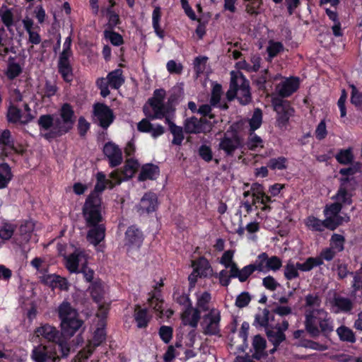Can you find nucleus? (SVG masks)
Returning a JSON list of instances; mask_svg holds the SVG:
<instances>
[{
  "instance_id": "obj_48",
  "label": "nucleus",
  "mask_w": 362,
  "mask_h": 362,
  "mask_svg": "<svg viewBox=\"0 0 362 362\" xmlns=\"http://www.w3.org/2000/svg\"><path fill=\"white\" fill-rule=\"evenodd\" d=\"M0 17L8 30H11V27L13 24V15L11 11L6 7H2L0 9Z\"/></svg>"
},
{
  "instance_id": "obj_34",
  "label": "nucleus",
  "mask_w": 362,
  "mask_h": 362,
  "mask_svg": "<svg viewBox=\"0 0 362 362\" xmlns=\"http://www.w3.org/2000/svg\"><path fill=\"white\" fill-rule=\"evenodd\" d=\"M159 175L158 168L153 164H146L141 170L139 180L144 181L146 180H154Z\"/></svg>"
},
{
  "instance_id": "obj_55",
  "label": "nucleus",
  "mask_w": 362,
  "mask_h": 362,
  "mask_svg": "<svg viewBox=\"0 0 362 362\" xmlns=\"http://www.w3.org/2000/svg\"><path fill=\"white\" fill-rule=\"evenodd\" d=\"M268 167L272 170H284L286 168V159L284 157L270 159Z\"/></svg>"
},
{
  "instance_id": "obj_3",
  "label": "nucleus",
  "mask_w": 362,
  "mask_h": 362,
  "mask_svg": "<svg viewBox=\"0 0 362 362\" xmlns=\"http://www.w3.org/2000/svg\"><path fill=\"white\" fill-rule=\"evenodd\" d=\"M75 117L72 107L64 104L59 115H42L38 120L40 134L47 140L60 136L69 131L74 123Z\"/></svg>"
},
{
  "instance_id": "obj_22",
  "label": "nucleus",
  "mask_w": 362,
  "mask_h": 362,
  "mask_svg": "<svg viewBox=\"0 0 362 362\" xmlns=\"http://www.w3.org/2000/svg\"><path fill=\"white\" fill-rule=\"evenodd\" d=\"M35 334L37 337H42L47 341L53 342L52 344L57 343L60 339H65L60 337L59 332L55 327L49 324L42 325L37 327Z\"/></svg>"
},
{
  "instance_id": "obj_24",
  "label": "nucleus",
  "mask_w": 362,
  "mask_h": 362,
  "mask_svg": "<svg viewBox=\"0 0 362 362\" xmlns=\"http://www.w3.org/2000/svg\"><path fill=\"white\" fill-rule=\"evenodd\" d=\"M142 240V234L138 228L134 226L128 228L125 233L124 238V245L128 250L139 247Z\"/></svg>"
},
{
  "instance_id": "obj_47",
  "label": "nucleus",
  "mask_w": 362,
  "mask_h": 362,
  "mask_svg": "<svg viewBox=\"0 0 362 362\" xmlns=\"http://www.w3.org/2000/svg\"><path fill=\"white\" fill-rule=\"evenodd\" d=\"M269 259L268 255L264 252L258 255L255 264H253L255 270L263 272H268Z\"/></svg>"
},
{
  "instance_id": "obj_19",
  "label": "nucleus",
  "mask_w": 362,
  "mask_h": 362,
  "mask_svg": "<svg viewBox=\"0 0 362 362\" xmlns=\"http://www.w3.org/2000/svg\"><path fill=\"white\" fill-rule=\"evenodd\" d=\"M185 131L189 134H199L210 132L211 124L207 122L205 119H198L195 117H190L185 122Z\"/></svg>"
},
{
  "instance_id": "obj_38",
  "label": "nucleus",
  "mask_w": 362,
  "mask_h": 362,
  "mask_svg": "<svg viewBox=\"0 0 362 362\" xmlns=\"http://www.w3.org/2000/svg\"><path fill=\"white\" fill-rule=\"evenodd\" d=\"M69 59L66 58H59L58 64L59 72L61 73L64 79L67 82H69L72 80V71L69 64Z\"/></svg>"
},
{
  "instance_id": "obj_33",
  "label": "nucleus",
  "mask_w": 362,
  "mask_h": 362,
  "mask_svg": "<svg viewBox=\"0 0 362 362\" xmlns=\"http://www.w3.org/2000/svg\"><path fill=\"white\" fill-rule=\"evenodd\" d=\"M305 226L310 230L322 232L325 228H328L326 219L322 221L313 216H310L304 220Z\"/></svg>"
},
{
  "instance_id": "obj_23",
  "label": "nucleus",
  "mask_w": 362,
  "mask_h": 362,
  "mask_svg": "<svg viewBox=\"0 0 362 362\" xmlns=\"http://www.w3.org/2000/svg\"><path fill=\"white\" fill-rule=\"evenodd\" d=\"M201 318L199 310L190 305L183 309L181 314V320L184 325H188L196 328Z\"/></svg>"
},
{
  "instance_id": "obj_26",
  "label": "nucleus",
  "mask_w": 362,
  "mask_h": 362,
  "mask_svg": "<svg viewBox=\"0 0 362 362\" xmlns=\"http://www.w3.org/2000/svg\"><path fill=\"white\" fill-rule=\"evenodd\" d=\"M137 129L139 132L151 134L153 138L163 135L165 132L164 127L158 124H153L147 119H143L138 123Z\"/></svg>"
},
{
  "instance_id": "obj_1",
  "label": "nucleus",
  "mask_w": 362,
  "mask_h": 362,
  "mask_svg": "<svg viewBox=\"0 0 362 362\" xmlns=\"http://www.w3.org/2000/svg\"><path fill=\"white\" fill-rule=\"evenodd\" d=\"M305 326L308 332L313 337L320 332L325 335L334 329L333 322L327 312L320 307L321 298L316 294H308L305 298Z\"/></svg>"
},
{
  "instance_id": "obj_43",
  "label": "nucleus",
  "mask_w": 362,
  "mask_h": 362,
  "mask_svg": "<svg viewBox=\"0 0 362 362\" xmlns=\"http://www.w3.org/2000/svg\"><path fill=\"white\" fill-rule=\"evenodd\" d=\"M299 268L297 263L289 260L284 267V276L287 280H292L299 276Z\"/></svg>"
},
{
  "instance_id": "obj_40",
  "label": "nucleus",
  "mask_w": 362,
  "mask_h": 362,
  "mask_svg": "<svg viewBox=\"0 0 362 362\" xmlns=\"http://www.w3.org/2000/svg\"><path fill=\"white\" fill-rule=\"evenodd\" d=\"M322 262L317 257H308L302 262H297V267L300 272H307L312 270L314 267L320 266Z\"/></svg>"
},
{
  "instance_id": "obj_13",
  "label": "nucleus",
  "mask_w": 362,
  "mask_h": 362,
  "mask_svg": "<svg viewBox=\"0 0 362 362\" xmlns=\"http://www.w3.org/2000/svg\"><path fill=\"white\" fill-rule=\"evenodd\" d=\"M325 303L330 311L336 314L349 313L354 308L353 300L335 293H333L332 296L329 295Z\"/></svg>"
},
{
  "instance_id": "obj_56",
  "label": "nucleus",
  "mask_w": 362,
  "mask_h": 362,
  "mask_svg": "<svg viewBox=\"0 0 362 362\" xmlns=\"http://www.w3.org/2000/svg\"><path fill=\"white\" fill-rule=\"evenodd\" d=\"M351 102L357 107H362V92H360L356 86L354 85L351 86Z\"/></svg>"
},
{
  "instance_id": "obj_14",
  "label": "nucleus",
  "mask_w": 362,
  "mask_h": 362,
  "mask_svg": "<svg viewBox=\"0 0 362 362\" xmlns=\"http://www.w3.org/2000/svg\"><path fill=\"white\" fill-rule=\"evenodd\" d=\"M243 142L240 140L236 131L228 129L220 140L218 144V149L222 150L228 156H232L235 151L241 148Z\"/></svg>"
},
{
  "instance_id": "obj_16",
  "label": "nucleus",
  "mask_w": 362,
  "mask_h": 362,
  "mask_svg": "<svg viewBox=\"0 0 362 362\" xmlns=\"http://www.w3.org/2000/svg\"><path fill=\"white\" fill-rule=\"evenodd\" d=\"M64 259L66 268L71 273H79L81 269L87 264L86 255L79 249L69 255L64 256Z\"/></svg>"
},
{
  "instance_id": "obj_57",
  "label": "nucleus",
  "mask_w": 362,
  "mask_h": 362,
  "mask_svg": "<svg viewBox=\"0 0 362 362\" xmlns=\"http://www.w3.org/2000/svg\"><path fill=\"white\" fill-rule=\"evenodd\" d=\"M175 300L181 305H183V309L192 305V302L188 295L178 291L175 292L173 295Z\"/></svg>"
},
{
  "instance_id": "obj_63",
  "label": "nucleus",
  "mask_w": 362,
  "mask_h": 362,
  "mask_svg": "<svg viewBox=\"0 0 362 362\" xmlns=\"http://www.w3.org/2000/svg\"><path fill=\"white\" fill-rule=\"evenodd\" d=\"M21 72V68L16 63H10L6 71V76L8 78L13 79L18 76Z\"/></svg>"
},
{
  "instance_id": "obj_41",
  "label": "nucleus",
  "mask_w": 362,
  "mask_h": 362,
  "mask_svg": "<svg viewBox=\"0 0 362 362\" xmlns=\"http://www.w3.org/2000/svg\"><path fill=\"white\" fill-rule=\"evenodd\" d=\"M272 320V316L269 311L266 309H264L262 311L259 312L256 315L255 317V322L260 326L265 327L266 331L267 330V328L272 327L271 323Z\"/></svg>"
},
{
  "instance_id": "obj_50",
  "label": "nucleus",
  "mask_w": 362,
  "mask_h": 362,
  "mask_svg": "<svg viewBox=\"0 0 362 362\" xmlns=\"http://www.w3.org/2000/svg\"><path fill=\"white\" fill-rule=\"evenodd\" d=\"M149 305L150 307L157 313V315L159 317H163V300L159 298V297L155 293L153 296L149 298Z\"/></svg>"
},
{
  "instance_id": "obj_6",
  "label": "nucleus",
  "mask_w": 362,
  "mask_h": 362,
  "mask_svg": "<svg viewBox=\"0 0 362 362\" xmlns=\"http://www.w3.org/2000/svg\"><path fill=\"white\" fill-rule=\"evenodd\" d=\"M230 75V88L227 92L228 98L230 100L236 97L241 104L249 103L251 100L249 82L239 71H233Z\"/></svg>"
},
{
  "instance_id": "obj_44",
  "label": "nucleus",
  "mask_w": 362,
  "mask_h": 362,
  "mask_svg": "<svg viewBox=\"0 0 362 362\" xmlns=\"http://www.w3.org/2000/svg\"><path fill=\"white\" fill-rule=\"evenodd\" d=\"M192 266L194 269V273L199 274V276L206 275L207 271L210 269L209 263L205 258H200L197 261H193Z\"/></svg>"
},
{
  "instance_id": "obj_54",
  "label": "nucleus",
  "mask_w": 362,
  "mask_h": 362,
  "mask_svg": "<svg viewBox=\"0 0 362 362\" xmlns=\"http://www.w3.org/2000/svg\"><path fill=\"white\" fill-rule=\"evenodd\" d=\"M262 113L259 109H257L254 111L252 118L250 119V127L252 131H255L262 124Z\"/></svg>"
},
{
  "instance_id": "obj_5",
  "label": "nucleus",
  "mask_w": 362,
  "mask_h": 362,
  "mask_svg": "<svg viewBox=\"0 0 362 362\" xmlns=\"http://www.w3.org/2000/svg\"><path fill=\"white\" fill-rule=\"evenodd\" d=\"M58 315L64 335L69 337L74 336L83 325V321L78 318V312L68 302H63L59 305Z\"/></svg>"
},
{
  "instance_id": "obj_7",
  "label": "nucleus",
  "mask_w": 362,
  "mask_h": 362,
  "mask_svg": "<svg viewBox=\"0 0 362 362\" xmlns=\"http://www.w3.org/2000/svg\"><path fill=\"white\" fill-rule=\"evenodd\" d=\"M165 92L163 89L156 90L153 97L148 100V105L144 107L145 115L152 119H162L168 114L173 112V110L167 108L163 105Z\"/></svg>"
},
{
  "instance_id": "obj_28",
  "label": "nucleus",
  "mask_w": 362,
  "mask_h": 362,
  "mask_svg": "<svg viewBox=\"0 0 362 362\" xmlns=\"http://www.w3.org/2000/svg\"><path fill=\"white\" fill-rule=\"evenodd\" d=\"M87 234V240L90 243L98 245L105 236V228L103 224L91 226Z\"/></svg>"
},
{
  "instance_id": "obj_49",
  "label": "nucleus",
  "mask_w": 362,
  "mask_h": 362,
  "mask_svg": "<svg viewBox=\"0 0 362 362\" xmlns=\"http://www.w3.org/2000/svg\"><path fill=\"white\" fill-rule=\"evenodd\" d=\"M284 49L283 45L279 42L270 40L267 48L269 59L271 60Z\"/></svg>"
},
{
  "instance_id": "obj_35",
  "label": "nucleus",
  "mask_w": 362,
  "mask_h": 362,
  "mask_svg": "<svg viewBox=\"0 0 362 362\" xmlns=\"http://www.w3.org/2000/svg\"><path fill=\"white\" fill-rule=\"evenodd\" d=\"M112 177L110 176V179L107 180L105 175L103 173H98L97 174V183L95 186V193L98 195V192H102L106 187L112 188L117 184H115Z\"/></svg>"
},
{
  "instance_id": "obj_31",
  "label": "nucleus",
  "mask_w": 362,
  "mask_h": 362,
  "mask_svg": "<svg viewBox=\"0 0 362 362\" xmlns=\"http://www.w3.org/2000/svg\"><path fill=\"white\" fill-rule=\"evenodd\" d=\"M196 297V308L199 310V311L206 312L207 310L209 311L211 308H209V303L211 299V296L210 293L208 291H199L195 293Z\"/></svg>"
},
{
  "instance_id": "obj_64",
  "label": "nucleus",
  "mask_w": 362,
  "mask_h": 362,
  "mask_svg": "<svg viewBox=\"0 0 362 362\" xmlns=\"http://www.w3.org/2000/svg\"><path fill=\"white\" fill-rule=\"evenodd\" d=\"M247 146L251 150H255L258 147L262 148V140L256 134H251L247 141Z\"/></svg>"
},
{
  "instance_id": "obj_17",
  "label": "nucleus",
  "mask_w": 362,
  "mask_h": 362,
  "mask_svg": "<svg viewBox=\"0 0 362 362\" xmlns=\"http://www.w3.org/2000/svg\"><path fill=\"white\" fill-rule=\"evenodd\" d=\"M23 105L25 110L23 113L15 105L12 104L9 106L7 114L9 122L28 123L35 117V114L31 111L28 105L25 103Z\"/></svg>"
},
{
  "instance_id": "obj_53",
  "label": "nucleus",
  "mask_w": 362,
  "mask_h": 362,
  "mask_svg": "<svg viewBox=\"0 0 362 362\" xmlns=\"http://www.w3.org/2000/svg\"><path fill=\"white\" fill-rule=\"evenodd\" d=\"M91 296L96 300H99L104 294V286L100 282H95L89 287Z\"/></svg>"
},
{
  "instance_id": "obj_46",
  "label": "nucleus",
  "mask_w": 362,
  "mask_h": 362,
  "mask_svg": "<svg viewBox=\"0 0 362 362\" xmlns=\"http://www.w3.org/2000/svg\"><path fill=\"white\" fill-rule=\"evenodd\" d=\"M345 238L342 235L334 233L330 238L329 247L337 252H339L344 249Z\"/></svg>"
},
{
  "instance_id": "obj_2",
  "label": "nucleus",
  "mask_w": 362,
  "mask_h": 362,
  "mask_svg": "<svg viewBox=\"0 0 362 362\" xmlns=\"http://www.w3.org/2000/svg\"><path fill=\"white\" fill-rule=\"evenodd\" d=\"M357 186L356 181L353 178H341L339 189L336 195L333 197L336 202L327 205L324 209L326 223L328 229L334 230L339 226L344 223H347L350 220V217L344 214H340L342 204H350L351 203V197Z\"/></svg>"
},
{
  "instance_id": "obj_39",
  "label": "nucleus",
  "mask_w": 362,
  "mask_h": 362,
  "mask_svg": "<svg viewBox=\"0 0 362 362\" xmlns=\"http://www.w3.org/2000/svg\"><path fill=\"white\" fill-rule=\"evenodd\" d=\"M12 178L10 167L6 163L0 164V189L7 187Z\"/></svg>"
},
{
  "instance_id": "obj_11",
  "label": "nucleus",
  "mask_w": 362,
  "mask_h": 362,
  "mask_svg": "<svg viewBox=\"0 0 362 362\" xmlns=\"http://www.w3.org/2000/svg\"><path fill=\"white\" fill-rule=\"evenodd\" d=\"M272 103L274 107V110L277 114V125L280 128H283L286 125L290 117L293 114V110L288 101L284 100L276 95H273L272 97Z\"/></svg>"
},
{
  "instance_id": "obj_51",
  "label": "nucleus",
  "mask_w": 362,
  "mask_h": 362,
  "mask_svg": "<svg viewBox=\"0 0 362 362\" xmlns=\"http://www.w3.org/2000/svg\"><path fill=\"white\" fill-rule=\"evenodd\" d=\"M337 333L339 338L343 341L354 342L355 341V337L349 328L345 326H341L337 328Z\"/></svg>"
},
{
  "instance_id": "obj_32",
  "label": "nucleus",
  "mask_w": 362,
  "mask_h": 362,
  "mask_svg": "<svg viewBox=\"0 0 362 362\" xmlns=\"http://www.w3.org/2000/svg\"><path fill=\"white\" fill-rule=\"evenodd\" d=\"M134 317L138 328L146 327L151 319L147 310L141 308L139 305L134 308Z\"/></svg>"
},
{
  "instance_id": "obj_25",
  "label": "nucleus",
  "mask_w": 362,
  "mask_h": 362,
  "mask_svg": "<svg viewBox=\"0 0 362 362\" xmlns=\"http://www.w3.org/2000/svg\"><path fill=\"white\" fill-rule=\"evenodd\" d=\"M105 156L107 157L111 167L119 165L122 161V153L119 147L113 143H107L103 148Z\"/></svg>"
},
{
  "instance_id": "obj_61",
  "label": "nucleus",
  "mask_w": 362,
  "mask_h": 362,
  "mask_svg": "<svg viewBox=\"0 0 362 362\" xmlns=\"http://www.w3.org/2000/svg\"><path fill=\"white\" fill-rule=\"evenodd\" d=\"M96 84L100 88V94L103 98L107 97L110 94L108 88L110 85L108 83L107 77L98 78L96 81Z\"/></svg>"
},
{
  "instance_id": "obj_36",
  "label": "nucleus",
  "mask_w": 362,
  "mask_h": 362,
  "mask_svg": "<svg viewBox=\"0 0 362 362\" xmlns=\"http://www.w3.org/2000/svg\"><path fill=\"white\" fill-rule=\"evenodd\" d=\"M255 271L253 264H249L239 269L238 267L231 271L230 276L238 278L240 282L245 281L248 277Z\"/></svg>"
},
{
  "instance_id": "obj_20",
  "label": "nucleus",
  "mask_w": 362,
  "mask_h": 362,
  "mask_svg": "<svg viewBox=\"0 0 362 362\" xmlns=\"http://www.w3.org/2000/svg\"><path fill=\"white\" fill-rule=\"evenodd\" d=\"M298 87L299 79L298 78H287L276 86V92L281 98H286L296 91Z\"/></svg>"
},
{
  "instance_id": "obj_8",
  "label": "nucleus",
  "mask_w": 362,
  "mask_h": 362,
  "mask_svg": "<svg viewBox=\"0 0 362 362\" xmlns=\"http://www.w3.org/2000/svg\"><path fill=\"white\" fill-rule=\"evenodd\" d=\"M83 215L88 226L100 224L103 216L99 195L91 193L88 197L83 208Z\"/></svg>"
},
{
  "instance_id": "obj_37",
  "label": "nucleus",
  "mask_w": 362,
  "mask_h": 362,
  "mask_svg": "<svg viewBox=\"0 0 362 362\" xmlns=\"http://www.w3.org/2000/svg\"><path fill=\"white\" fill-rule=\"evenodd\" d=\"M107 81L110 86L118 89L124 82L122 69H115L108 74Z\"/></svg>"
},
{
  "instance_id": "obj_12",
  "label": "nucleus",
  "mask_w": 362,
  "mask_h": 362,
  "mask_svg": "<svg viewBox=\"0 0 362 362\" xmlns=\"http://www.w3.org/2000/svg\"><path fill=\"white\" fill-rule=\"evenodd\" d=\"M105 327V323L103 321H101L100 323H97V328L94 331L93 339L87 346V350L79 352L73 362H80L81 358L86 359L88 358L93 353L94 348L100 345L105 340L106 332Z\"/></svg>"
},
{
  "instance_id": "obj_45",
  "label": "nucleus",
  "mask_w": 362,
  "mask_h": 362,
  "mask_svg": "<svg viewBox=\"0 0 362 362\" xmlns=\"http://www.w3.org/2000/svg\"><path fill=\"white\" fill-rule=\"evenodd\" d=\"M233 251L227 250L223 254L220 259V263L223 265L226 269H230V273L231 271H233L238 267L233 261Z\"/></svg>"
},
{
  "instance_id": "obj_27",
  "label": "nucleus",
  "mask_w": 362,
  "mask_h": 362,
  "mask_svg": "<svg viewBox=\"0 0 362 362\" xmlns=\"http://www.w3.org/2000/svg\"><path fill=\"white\" fill-rule=\"evenodd\" d=\"M165 123L168 124L169 129L173 134L172 143L174 145L180 146L184 140L183 129L181 127L177 126L173 121V113L168 114L164 117Z\"/></svg>"
},
{
  "instance_id": "obj_10",
  "label": "nucleus",
  "mask_w": 362,
  "mask_h": 362,
  "mask_svg": "<svg viewBox=\"0 0 362 362\" xmlns=\"http://www.w3.org/2000/svg\"><path fill=\"white\" fill-rule=\"evenodd\" d=\"M243 196L244 197L251 196L252 204L256 205V208H257V204H260L262 205L261 208L262 211H266L271 209L268 204L272 202L271 196L265 194L264 187L259 183H253L249 190L244 192Z\"/></svg>"
},
{
  "instance_id": "obj_59",
  "label": "nucleus",
  "mask_w": 362,
  "mask_h": 362,
  "mask_svg": "<svg viewBox=\"0 0 362 362\" xmlns=\"http://www.w3.org/2000/svg\"><path fill=\"white\" fill-rule=\"evenodd\" d=\"M15 226L11 223H5L0 229V238L4 240L10 239L14 232Z\"/></svg>"
},
{
  "instance_id": "obj_21",
  "label": "nucleus",
  "mask_w": 362,
  "mask_h": 362,
  "mask_svg": "<svg viewBox=\"0 0 362 362\" xmlns=\"http://www.w3.org/2000/svg\"><path fill=\"white\" fill-rule=\"evenodd\" d=\"M158 206V198L156 194L146 193L141 198L137 209L140 214H149L156 211Z\"/></svg>"
},
{
  "instance_id": "obj_15",
  "label": "nucleus",
  "mask_w": 362,
  "mask_h": 362,
  "mask_svg": "<svg viewBox=\"0 0 362 362\" xmlns=\"http://www.w3.org/2000/svg\"><path fill=\"white\" fill-rule=\"evenodd\" d=\"M139 166V164L137 160L132 158L127 159L122 173L117 170L110 173V177L112 179L111 182H114L115 184H120L122 182L132 177Z\"/></svg>"
},
{
  "instance_id": "obj_58",
  "label": "nucleus",
  "mask_w": 362,
  "mask_h": 362,
  "mask_svg": "<svg viewBox=\"0 0 362 362\" xmlns=\"http://www.w3.org/2000/svg\"><path fill=\"white\" fill-rule=\"evenodd\" d=\"M353 154L351 149L341 151L337 156V160L342 164H348L353 160Z\"/></svg>"
},
{
  "instance_id": "obj_52",
  "label": "nucleus",
  "mask_w": 362,
  "mask_h": 362,
  "mask_svg": "<svg viewBox=\"0 0 362 362\" xmlns=\"http://www.w3.org/2000/svg\"><path fill=\"white\" fill-rule=\"evenodd\" d=\"M42 283L52 288H56L57 281L59 279V275L55 274L42 273L40 276Z\"/></svg>"
},
{
  "instance_id": "obj_18",
  "label": "nucleus",
  "mask_w": 362,
  "mask_h": 362,
  "mask_svg": "<svg viewBox=\"0 0 362 362\" xmlns=\"http://www.w3.org/2000/svg\"><path fill=\"white\" fill-rule=\"evenodd\" d=\"M95 119L103 127H108L114 120L112 111L105 105L97 103L93 107Z\"/></svg>"
},
{
  "instance_id": "obj_30",
  "label": "nucleus",
  "mask_w": 362,
  "mask_h": 362,
  "mask_svg": "<svg viewBox=\"0 0 362 362\" xmlns=\"http://www.w3.org/2000/svg\"><path fill=\"white\" fill-rule=\"evenodd\" d=\"M265 347L266 340L259 335H256L252 341L253 354L252 357L260 360L265 356Z\"/></svg>"
},
{
  "instance_id": "obj_9",
  "label": "nucleus",
  "mask_w": 362,
  "mask_h": 362,
  "mask_svg": "<svg viewBox=\"0 0 362 362\" xmlns=\"http://www.w3.org/2000/svg\"><path fill=\"white\" fill-rule=\"evenodd\" d=\"M221 311L212 308L204 314L201 322L202 333L205 335H218L220 334Z\"/></svg>"
},
{
  "instance_id": "obj_4",
  "label": "nucleus",
  "mask_w": 362,
  "mask_h": 362,
  "mask_svg": "<svg viewBox=\"0 0 362 362\" xmlns=\"http://www.w3.org/2000/svg\"><path fill=\"white\" fill-rule=\"evenodd\" d=\"M71 351V347L66 339L48 345H38L33 349L31 358L35 362H56L66 358Z\"/></svg>"
},
{
  "instance_id": "obj_42",
  "label": "nucleus",
  "mask_w": 362,
  "mask_h": 362,
  "mask_svg": "<svg viewBox=\"0 0 362 362\" xmlns=\"http://www.w3.org/2000/svg\"><path fill=\"white\" fill-rule=\"evenodd\" d=\"M161 18L160 8L156 6L152 13V25L156 35L160 37L163 38V30H161L160 26V21Z\"/></svg>"
},
{
  "instance_id": "obj_60",
  "label": "nucleus",
  "mask_w": 362,
  "mask_h": 362,
  "mask_svg": "<svg viewBox=\"0 0 362 362\" xmlns=\"http://www.w3.org/2000/svg\"><path fill=\"white\" fill-rule=\"evenodd\" d=\"M251 300V296L247 292L239 294L235 300V305L240 308L247 306Z\"/></svg>"
},
{
  "instance_id": "obj_62",
  "label": "nucleus",
  "mask_w": 362,
  "mask_h": 362,
  "mask_svg": "<svg viewBox=\"0 0 362 362\" xmlns=\"http://www.w3.org/2000/svg\"><path fill=\"white\" fill-rule=\"evenodd\" d=\"M337 252L334 250L332 247H327L324 249L320 254L318 257H316L317 259H320V260L323 263V260L325 261H331L335 257Z\"/></svg>"
},
{
  "instance_id": "obj_29",
  "label": "nucleus",
  "mask_w": 362,
  "mask_h": 362,
  "mask_svg": "<svg viewBox=\"0 0 362 362\" xmlns=\"http://www.w3.org/2000/svg\"><path fill=\"white\" fill-rule=\"evenodd\" d=\"M269 340L274 344V348L270 351L273 354L276 351V347L285 340V334L279 327H271L266 331Z\"/></svg>"
}]
</instances>
